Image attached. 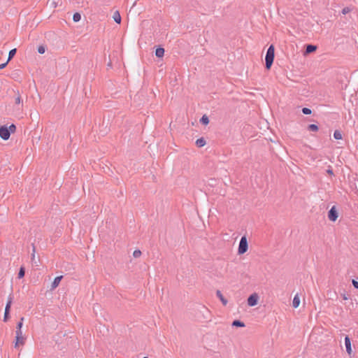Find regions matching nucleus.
<instances>
[{"label":"nucleus","mask_w":358,"mask_h":358,"mask_svg":"<svg viewBox=\"0 0 358 358\" xmlns=\"http://www.w3.org/2000/svg\"><path fill=\"white\" fill-rule=\"evenodd\" d=\"M274 46L273 45H270L267 50L265 60H266V68L269 69L273 62L274 59Z\"/></svg>","instance_id":"nucleus-1"},{"label":"nucleus","mask_w":358,"mask_h":358,"mask_svg":"<svg viewBox=\"0 0 358 358\" xmlns=\"http://www.w3.org/2000/svg\"><path fill=\"white\" fill-rule=\"evenodd\" d=\"M248 248V245L247 238L245 236H243V237H241L240 242H239L238 253L239 255H243L247 252Z\"/></svg>","instance_id":"nucleus-2"},{"label":"nucleus","mask_w":358,"mask_h":358,"mask_svg":"<svg viewBox=\"0 0 358 358\" xmlns=\"http://www.w3.org/2000/svg\"><path fill=\"white\" fill-rule=\"evenodd\" d=\"M24 337L22 335V332L21 330H17L15 347L19 348L20 346L24 345Z\"/></svg>","instance_id":"nucleus-3"},{"label":"nucleus","mask_w":358,"mask_h":358,"mask_svg":"<svg viewBox=\"0 0 358 358\" xmlns=\"http://www.w3.org/2000/svg\"><path fill=\"white\" fill-rule=\"evenodd\" d=\"M10 136V131L6 126L0 127V137L3 140H8Z\"/></svg>","instance_id":"nucleus-4"},{"label":"nucleus","mask_w":358,"mask_h":358,"mask_svg":"<svg viewBox=\"0 0 358 358\" xmlns=\"http://www.w3.org/2000/svg\"><path fill=\"white\" fill-rule=\"evenodd\" d=\"M258 299H259L258 294H256V293H254V294H251L248 297V304L250 306H255V305H257Z\"/></svg>","instance_id":"nucleus-5"},{"label":"nucleus","mask_w":358,"mask_h":358,"mask_svg":"<svg viewBox=\"0 0 358 358\" xmlns=\"http://www.w3.org/2000/svg\"><path fill=\"white\" fill-rule=\"evenodd\" d=\"M338 216V215L336 207L333 206L328 213V218L329 220L335 222L337 220Z\"/></svg>","instance_id":"nucleus-6"},{"label":"nucleus","mask_w":358,"mask_h":358,"mask_svg":"<svg viewBox=\"0 0 358 358\" xmlns=\"http://www.w3.org/2000/svg\"><path fill=\"white\" fill-rule=\"evenodd\" d=\"M62 278V275L57 276L56 278H55L54 280L51 283L50 289L52 290L56 289L59 286Z\"/></svg>","instance_id":"nucleus-7"},{"label":"nucleus","mask_w":358,"mask_h":358,"mask_svg":"<svg viewBox=\"0 0 358 358\" xmlns=\"http://www.w3.org/2000/svg\"><path fill=\"white\" fill-rule=\"evenodd\" d=\"M345 348H346V351L350 355L351 354V352H352V348H351V343H350V340L348 336H346L345 338Z\"/></svg>","instance_id":"nucleus-8"},{"label":"nucleus","mask_w":358,"mask_h":358,"mask_svg":"<svg viewBox=\"0 0 358 358\" xmlns=\"http://www.w3.org/2000/svg\"><path fill=\"white\" fill-rule=\"evenodd\" d=\"M300 301H300V297H299V294H296L294 296V299H293V301H292V306H293L294 308H298V307H299V304H300Z\"/></svg>","instance_id":"nucleus-9"},{"label":"nucleus","mask_w":358,"mask_h":358,"mask_svg":"<svg viewBox=\"0 0 358 358\" xmlns=\"http://www.w3.org/2000/svg\"><path fill=\"white\" fill-rule=\"evenodd\" d=\"M113 18L115 20V22H116L117 24H120L122 18L119 11L116 10L114 12L113 15Z\"/></svg>","instance_id":"nucleus-10"},{"label":"nucleus","mask_w":358,"mask_h":358,"mask_svg":"<svg viewBox=\"0 0 358 358\" xmlns=\"http://www.w3.org/2000/svg\"><path fill=\"white\" fill-rule=\"evenodd\" d=\"M206 140L203 138H198L196 141V145L199 148H202L206 145Z\"/></svg>","instance_id":"nucleus-11"},{"label":"nucleus","mask_w":358,"mask_h":358,"mask_svg":"<svg viewBox=\"0 0 358 358\" xmlns=\"http://www.w3.org/2000/svg\"><path fill=\"white\" fill-rule=\"evenodd\" d=\"M164 55V49L162 48H157L156 49V51H155V55L157 57H162Z\"/></svg>","instance_id":"nucleus-12"},{"label":"nucleus","mask_w":358,"mask_h":358,"mask_svg":"<svg viewBox=\"0 0 358 358\" xmlns=\"http://www.w3.org/2000/svg\"><path fill=\"white\" fill-rule=\"evenodd\" d=\"M317 49V47L315 45H308L306 46V54H308V53H311L314 51H315Z\"/></svg>","instance_id":"nucleus-13"},{"label":"nucleus","mask_w":358,"mask_h":358,"mask_svg":"<svg viewBox=\"0 0 358 358\" xmlns=\"http://www.w3.org/2000/svg\"><path fill=\"white\" fill-rule=\"evenodd\" d=\"M200 122L204 125H207L209 123L208 117L206 115H203L200 120Z\"/></svg>","instance_id":"nucleus-14"},{"label":"nucleus","mask_w":358,"mask_h":358,"mask_svg":"<svg viewBox=\"0 0 358 358\" xmlns=\"http://www.w3.org/2000/svg\"><path fill=\"white\" fill-rule=\"evenodd\" d=\"M334 137L336 140L342 139V134L340 131L336 130L334 133Z\"/></svg>","instance_id":"nucleus-15"},{"label":"nucleus","mask_w":358,"mask_h":358,"mask_svg":"<svg viewBox=\"0 0 358 358\" xmlns=\"http://www.w3.org/2000/svg\"><path fill=\"white\" fill-rule=\"evenodd\" d=\"M15 53H16V49L15 48L10 50V52L8 53V62H9L14 57Z\"/></svg>","instance_id":"nucleus-16"},{"label":"nucleus","mask_w":358,"mask_h":358,"mask_svg":"<svg viewBox=\"0 0 358 358\" xmlns=\"http://www.w3.org/2000/svg\"><path fill=\"white\" fill-rule=\"evenodd\" d=\"M308 129L312 131H317L318 130V127L316 124H312L308 125Z\"/></svg>","instance_id":"nucleus-17"},{"label":"nucleus","mask_w":358,"mask_h":358,"mask_svg":"<svg viewBox=\"0 0 358 358\" xmlns=\"http://www.w3.org/2000/svg\"><path fill=\"white\" fill-rule=\"evenodd\" d=\"M81 19V15L78 13H76L73 15V20L74 22H78Z\"/></svg>","instance_id":"nucleus-18"},{"label":"nucleus","mask_w":358,"mask_h":358,"mask_svg":"<svg viewBox=\"0 0 358 358\" xmlns=\"http://www.w3.org/2000/svg\"><path fill=\"white\" fill-rule=\"evenodd\" d=\"M232 325L235 326V327H241L245 326L244 323L239 320L234 321L232 323Z\"/></svg>","instance_id":"nucleus-19"},{"label":"nucleus","mask_w":358,"mask_h":358,"mask_svg":"<svg viewBox=\"0 0 358 358\" xmlns=\"http://www.w3.org/2000/svg\"><path fill=\"white\" fill-rule=\"evenodd\" d=\"M24 276V268L23 267H21L19 273H18V278H22Z\"/></svg>","instance_id":"nucleus-20"},{"label":"nucleus","mask_w":358,"mask_h":358,"mask_svg":"<svg viewBox=\"0 0 358 358\" xmlns=\"http://www.w3.org/2000/svg\"><path fill=\"white\" fill-rule=\"evenodd\" d=\"M141 255V252L138 250H134L133 252V256L135 258H138Z\"/></svg>","instance_id":"nucleus-21"},{"label":"nucleus","mask_w":358,"mask_h":358,"mask_svg":"<svg viewBox=\"0 0 358 358\" xmlns=\"http://www.w3.org/2000/svg\"><path fill=\"white\" fill-rule=\"evenodd\" d=\"M38 52L40 54H43L45 52V48L43 45H40L38 48Z\"/></svg>","instance_id":"nucleus-22"},{"label":"nucleus","mask_w":358,"mask_h":358,"mask_svg":"<svg viewBox=\"0 0 358 358\" xmlns=\"http://www.w3.org/2000/svg\"><path fill=\"white\" fill-rule=\"evenodd\" d=\"M351 11V8L350 7H345L344 8H343L342 10V13L343 15H346L348 14V13H350Z\"/></svg>","instance_id":"nucleus-23"},{"label":"nucleus","mask_w":358,"mask_h":358,"mask_svg":"<svg viewBox=\"0 0 358 358\" xmlns=\"http://www.w3.org/2000/svg\"><path fill=\"white\" fill-rule=\"evenodd\" d=\"M10 305H11V301H9L7 303L6 306L5 308V313H8V312L10 311Z\"/></svg>","instance_id":"nucleus-24"},{"label":"nucleus","mask_w":358,"mask_h":358,"mask_svg":"<svg viewBox=\"0 0 358 358\" xmlns=\"http://www.w3.org/2000/svg\"><path fill=\"white\" fill-rule=\"evenodd\" d=\"M302 112L305 115H309V114L311 113V110L310 108H303L302 109Z\"/></svg>","instance_id":"nucleus-25"},{"label":"nucleus","mask_w":358,"mask_h":358,"mask_svg":"<svg viewBox=\"0 0 358 358\" xmlns=\"http://www.w3.org/2000/svg\"><path fill=\"white\" fill-rule=\"evenodd\" d=\"M8 129H9L10 134L14 133L15 131L16 127L15 124H11L9 127H8Z\"/></svg>","instance_id":"nucleus-26"},{"label":"nucleus","mask_w":358,"mask_h":358,"mask_svg":"<svg viewBox=\"0 0 358 358\" xmlns=\"http://www.w3.org/2000/svg\"><path fill=\"white\" fill-rule=\"evenodd\" d=\"M217 294L218 297L220 299V300H221L222 301H224V297H223V296H222V294L221 291H219V290H218V291L217 292Z\"/></svg>","instance_id":"nucleus-27"},{"label":"nucleus","mask_w":358,"mask_h":358,"mask_svg":"<svg viewBox=\"0 0 358 358\" xmlns=\"http://www.w3.org/2000/svg\"><path fill=\"white\" fill-rule=\"evenodd\" d=\"M15 103L16 104H20L21 103V97L20 96H17L16 98H15Z\"/></svg>","instance_id":"nucleus-28"},{"label":"nucleus","mask_w":358,"mask_h":358,"mask_svg":"<svg viewBox=\"0 0 358 358\" xmlns=\"http://www.w3.org/2000/svg\"><path fill=\"white\" fill-rule=\"evenodd\" d=\"M23 318H21V321L17 324V330H20L22 327Z\"/></svg>","instance_id":"nucleus-29"},{"label":"nucleus","mask_w":358,"mask_h":358,"mask_svg":"<svg viewBox=\"0 0 358 358\" xmlns=\"http://www.w3.org/2000/svg\"><path fill=\"white\" fill-rule=\"evenodd\" d=\"M352 285H353V286H354L355 288L358 289V282H357V281H356V280H352Z\"/></svg>","instance_id":"nucleus-30"},{"label":"nucleus","mask_w":358,"mask_h":358,"mask_svg":"<svg viewBox=\"0 0 358 358\" xmlns=\"http://www.w3.org/2000/svg\"><path fill=\"white\" fill-rule=\"evenodd\" d=\"M8 62L7 61L6 63L0 64V69H4L6 67V66L7 65Z\"/></svg>","instance_id":"nucleus-31"},{"label":"nucleus","mask_w":358,"mask_h":358,"mask_svg":"<svg viewBox=\"0 0 358 358\" xmlns=\"http://www.w3.org/2000/svg\"><path fill=\"white\" fill-rule=\"evenodd\" d=\"M327 173L328 174H329V175H333V174H334V173H333V170H332V169H327Z\"/></svg>","instance_id":"nucleus-32"},{"label":"nucleus","mask_w":358,"mask_h":358,"mask_svg":"<svg viewBox=\"0 0 358 358\" xmlns=\"http://www.w3.org/2000/svg\"><path fill=\"white\" fill-rule=\"evenodd\" d=\"M9 317V315H4L3 321L7 322Z\"/></svg>","instance_id":"nucleus-33"},{"label":"nucleus","mask_w":358,"mask_h":358,"mask_svg":"<svg viewBox=\"0 0 358 358\" xmlns=\"http://www.w3.org/2000/svg\"><path fill=\"white\" fill-rule=\"evenodd\" d=\"M143 358H148V357H143Z\"/></svg>","instance_id":"nucleus-34"}]
</instances>
